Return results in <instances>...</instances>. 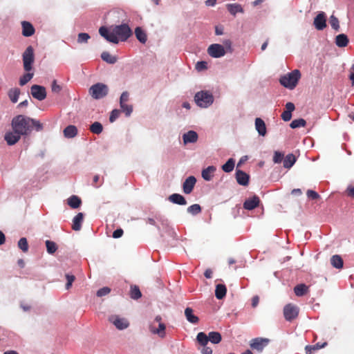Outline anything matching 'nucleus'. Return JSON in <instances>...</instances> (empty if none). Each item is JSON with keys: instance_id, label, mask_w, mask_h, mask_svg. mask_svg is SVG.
<instances>
[{"instance_id": "1", "label": "nucleus", "mask_w": 354, "mask_h": 354, "mask_svg": "<svg viewBox=\"0 0 354 354\" xmlns=\"http://www.w3.org/2000/svg\"><path fill=\"white\" fill-rule=\"evenodd\" d=\"M11 125L14 131L22 136L29 134L33 127L37 131L43 129V124L39 121L23 115H18L14 117L12 120Z\"/></svg>"}, {"instance_id": "2", "label": "nucleus", "mask_w": 354, "mask_h": 354, "mask_svg": "<svg viewBox=\"0 0 354 354\" xmlns=\"http://www.w3.org/2000/svg\"><path fill=\"white\" fill-rule=\"evenodd\" d=\"M99 33L108 41L118 44L120 40H127L131 36L132 31L127 24H123L113 27L110 32L106 27L102 26L99 29Z\"/></svg>"}, {"instance_id": "3", "label": "nucleus", "mask_w": 354, "mask_h": 354, "mask_svg": "<svg viewBox=\"0 0 354 354\" xmlns=\"http://www.w3.org/2000/svg\"><path fill=\"white\" fill-rule=\"evenodd\" d=\"M301 77V73L299 70L295 69L288 74L281 76L279 79V82L284 87L289 89H293L297 85V83Z\"/></svg>"}, {"instance_id": "4", "label": "nucleus", "mask_w": 354, "mask_h": 354, "mask_svg": "<svg viewBox=\"0 0 354 354\" xmlns=\"http://www.w3.org/2000/svg\"><path fill=\"white\" fill-rule=\"evenodd\" d=\"M194 100L200 107L206 108L213 103L214 97L209 92L202 91L196 93Z\"/></svg>"}, {"instance_id": "5", "label": "nucleus", "mask_w": 354, "mask_h": 354, "mask_svg": "<svg viewBox=\"0 0 354 354\" xmlns=\"http://www.w3.org/2000/svg\"><path fill=\"white\" fill-rule=\"evenodd\" d=\"M24 69L26 72L32 70V65L35 62L34 48L32 46H28L22 54Z\"/></svg>"}, {"instance_id": "6", "label": "nucleus", "mask_w": 354, "mask_h": 354, "mask_svg": "<svg viewBox=\"0 0 354 354\" xmlns=\"http://www.w3.org/2000/svg\"><path fill=\"white\" fill-rule=\"evenodd\" d=\"M88 93L93 98L99 100L107 95L109 88L103 83H97L90 87Z\"/></svg>"}, {"instance_id": "7", "label": "nucleus", "mask_w": 354, "mask_h": 354, "mask_svg": "<svg viewBox=\"0 0 354 354\" xmlns=\"http://www.w3.org/2000/svg\"><path fill=\"white\" fill-rule=\"evenodd\" d=\"M162 318L160 316H157L154 321L149 325V330L153 334L158 335L160 337H164L165 336V324L161 322Z\"/></svg>"}, {"instance_id": "8", "label": "nucleus", "mask_w": 354, "mask_h": 354, "mask_svg": "<svg viewBox=\"0 0 354 354\" xmlns=\"http://www.w3.org/2000/svg\"><path fill=\"white\" fill-rule=\"evenodd\" d=\"M270 342V339L266 337H256L250 342V346L252 350L261 353Z\"/></svg>"}, {"instance_id": "9", "label": "nucleus", "mask_w": 354, "mask_h": 354, "mask_svg": "<svg viewBox=\"0 0 354 354\" xmlns=\"http://www.w3.org/2000/svg\"><path fill=\"white\" fill-rule=\"evenodd\" d=\"M32 96L39 101L44 100L46 97V91L44 86L34 84L30 88Z\"/></svg>"}, {"instance_id": "10", "label": "nucleus", "mask_w": 354, "mask_h": 354, "mask_svg": "<svg viewBox=\"0 0 354 354\" xmlns=\"http://www.w3.org/2000/svg\"><path fill=\"white\" fill-rule=\"evenodd\" d=\"M208 54L214 58H218L225 55V50L224 47L218 44H214L210 45L207 49Z\"/></svg>"}, {"instance_id": "11", "label": "nucleus", "mask_w": 354, "mask_h": 354, "mask_svg": "<svg viewBox=\"0 0 354 354\" xmlns=\"http://www.w3.org/2000/svg\"><path fill=\"white\" fill-rule=\"evenodd\" d=\"M109 320L119 330L125 329L129 325V323L127 319L121 318L116 315L111 316L109 318Z\"/></svg>"}, {"instance_id": "12", "label": "nucleus", "mask_w": 354, "mask_h": 354, "mask_svg": "<svg viewBox=\"0 0 354 354\" xmlns=\"http://www.w3.org/2000/svg\"><path fill=\"white\" fill-rule=\"evenodd\" d=\"M313 24L316 29L322 30L326 27V19L325 13L322 12L319 13L314 19Z\"/></svg>"}, {"instance_id": "13", "label": "nucleus", "mask_w": 354, "mask_h": 354, "mask_svg": "<svg viewBox=\"0 0 354 354\" xmlns=\"http://www.w3.org/2000/svg\"><path fill=\"white\" fill-rule=\"evenodd\" d=\"M196 183V179L194 176H189L183 184V192L186 194H190Z\"/></svg>"}, {"instance_id": "14", "label": "nucleus", "mask_w": 354, "mask_h": 354, "mask_svg": "<svg viewBox=\"0 0 354 354\" xmlns=\"http://www.w3.org/2000/svg\"><path fill=\"white\" fill-rule=\"evenodd\" d=\"M21 24L23 36L28 37L35 34V29L32 24L26 21H23Z\"/></svg>"}, {"instance_id": "15", "label": "nucleus", "mask_w": 354, "mask_h": 354, "mask_svg": "<svg viewBox=\"0 0 354 354\" xmlns=\"http://www.w3.org/2000/svg\"><path fill=\"white\" fill-rule=\"evenodd\" d=\"M21 136V134L13 131L12 132H7L5 134L4 139L8 145H13L20 140Z\"/></svg>"}, {"instance_id": "16", "label": "nucleus", "mask_w": 354, "mask_h": 354, "mask_svg": "<svg viewBox=\"0 0 354 354\" xmlns=\"http://www.w3.org/2000/svg\"><path fill=\"white\" fill-rule=\"evenodd\" d=\"M250 176L245 172L241 170H236V180L237 183L243 186H247L249 184Z\"/></svg>"}, {"instance_id": "17", "label": "nucleus", "mask_w": 354, "mask_h": 354, "mask_svg": "<svg viewBox=\"0 0 354 354\" xmlns=\"http://www.w3.org/2000/svg\"><path fill=\"white\" fill-rule=\"evenodd\" d=\"M260 200L257 196L247 199L243 203V207L248 210H252L259 206Z\"/></svg>"}, {"instance_id": "18", "label": "nucleus", "mask_w": 354, "mask_h": 354, "mask_svg": "<svg viewBox=\"0 0 354 354\" xmlns=\"http://www.w3.org/2000/svg\"><path fill=\"white\" fill-rule=\"evenodd\" d=\"M198 134L194 131H189L183 136V140L185 145L188 143H195L198 140Z\"/></svg>"}, {"instance_id": "19", "label": "nucleus", "mask_w": 354, "mask_h": 354, "mask_svg": "<svg viewBox=\"0 0 354 354\" xmlns=\"http://www.w3.org/2000/svg\"><path fill=\"white\" fill-rule=\"evenodd\" d=\"M255 129L261 136L266 135V126L265 122L260 118L255 119Z\"/></svg>"}, {"instance_id": "20", "label": "nucleus", "mask_w": 354, "mask_h": 354, "mask_svg": "<svg viewBox=\"0 0 354 354\" xmlns=\"http://www.w3.org/2000/svg\"><path fill=\"white\" fill-rule=\"evenodd\" d=\"M309 292V286L304 283L297 285L294 288V292L297 297H302Z\"/></svg>"}, {"instance_id": "21", "label": "nucleus", "mask_w": 354, "mask_h": 354, "mask_svg": "<svg viewBox=\"0 0 354 354\" xmlns=\"http://www.w3.org/2000/svg\"><path fill=\"white\" fill-rule=\"evenodd\" d=\"M84 214L82 212L78 213L73 220L72 229L78 231L81 229L82 223L83 221Z\"/></svg>"}, {"instance_id": "22", "label": "nucleus", "mask_w": 354, "mask_h": 354, "mask_svg": "<svg viewBox=\"0 0 354 354\" xmlns=\"http://www.w3.org/2000/svg\"><path fill=\"white\" fill-rule=\"evenodd\" d=\"M169 200L175 204L185 205L187 204V201L184 196L179 194H173L169 196Z\"/></svg>"}, {"instance_id": "23", "label": "nucleus", "mask_w": 354, "mask_h": 354, "mask_svg": "<svg viewBox=\"0 0 354 354\" xmlns=\"http://www.w3.org/2000/svg\"><path fill=\"white\" fill-rule=\"evenodd\" d=\"M216 169L214 166H209L206 169H204L201 174L203 178L207 181L211 180Z\"/></svg>"}, {"instance_id": "24", "label": "nucleus", "mask_w": 354, "mask_h": 354, "mask_svg": "<svg viewBox=\"0 0 354 354\" xmlns=\"http://www.w3.org/2000/svg\"><path fill=\"white\" fill-rule=\"evenodd\" d=\"M227 288L224 284H217L215 289V296L218 299H221L225 297Z\"/></svg>"}, {"instance_id": "25", "label": "nucleus", "mask_w": 354, "mask_h": 354, "mask_svg": "<svg viewBox=\"0 0 354 354\" xmlns=\"http://www.w3.org/2000/svg\"><path fill=\"white\" fill-rule=\"evenodd\" d=\"M64 136L67 138H73L77 134V129L74 125H68L64 129Z\"/></svg>"}, {"instance_id": "26", "label": "nucleus", "mask_w": 354, "mask_h": 354, "mask_svg": "<svg viewBox=\"0 0 354 354\" xmlns=\"http://www.w3.org/2000/svg\"><path fill=\"white\" fill-rule=\"evenodd\" d=\"M348 41V39L345 34H339L335 38V44L338 47H346Z\"/></svg>"}, {"instance_id": "27", "label": "nucleus", "mask_w": 354, "mask_h": 354, "mask_svg": "<svg viewBox=\"0 0 354 354\" xmlns=\"http://www.w3.org/2000/svg\"><path fill=\"white\" fill-rule=\"evenodd\" d=\"M296 162V158L292 153L288 154L283 159V167L286 169L291 168Z\"/></svg>"}, {"instance_id": "28", "label": "nucleus", "mask_w": 354, "mask_h": 354, "mask_svg": "<svg viewBox=\"0 0 354 354\" xmlns=\"http://www.w3.org/2000/svg\"><path fill=\"white\" fill-rule=\"evenodd\" d=\"M135 35L137 39L142 44H145L147 40V34L140 27H137L135 29Z\"/></svg>"}, {"instance_id": "29", "label": "nucleus", "mask_w": 354, "mask_h": 354, "mask_svg": "<svg viewBox=\"0 0 354 354\" xmlns=\"http://www.w3.org/2000/svg\"><path fill=\"white\" fill-rule=\"evenodd\" d=\"M330 263L334 268L337 269L342 268L344 265L342 258L337 254L332 256L330 259Z\"/></svg>"}, {"instance_id": "30", "label": "nucleus", "mask_w": 354, "mask_h": 354, "mask_svg": "<svg viewBox=\"0 0 354 354\" xmlns=\"http://www.w3.org/2000/svg\"><path fill=\"white\" fill-rule=\"evenodd\" d=\"M82 203L81 199L73 195L70 198H68V205L73 209L78 208Z\"/></svg>"}, {"instance_id": "31", "label": "nucleus", "mask_w": 354, "mask_h": 354, "mask_svg": "<svg viewBox=\"0 0 354 354\" xmlns=\"http://www.w3.org/2000/svg\"><path fill=\"white\" fill-rule=\"evenodd\" d=\"M227 10L232 15H235L237 12H243V10L241 5L237 3H229L227 4Z\"/></svg>"}, {"instance_id": "32", "label": "nucleus", "mask_w": 354, "mask_h": 354, "mask_svg": "<svg viewBox=\"0 0 354 354\" xmlns=\"http://www.w3.org/2000/svg\"><path fill=\"white\" fill-rule=\"evenodd\" d=\"M129 295H130L131 298H132L133 299H138L140 298L142 296V293L140 290L139 287L136 285L131 286Z\"/></svg>"}, {"instance_id": "33", "label": "nucleus", "mask_w": 354, "mask_h": 354, "mask_svg": "<svg viewBox=\"0 0 354 354\" xmlns=\"http://www.w3.org/2000/svg\"><path fill=\"white\" fill-rule=\"evenodd\" d=\"M101 58L104 62L109 64H115L117 62V58L115 56L111 55L109 52L104 51L101 55Z\"/></svg>"}, {"instance_id": "34", "label": "nucleus", "mask_w": 354, "mask_h": 354, "mask_svg": "<svg viewBox=\"0 0 354 354\" xmlns=\"http://www.w3.org/2000/svg\"><path fill=\"white\" fill-rule=\"evenodd\" d=\"M208 339L213 344H218L221 339V335L218 332H210L208 334Z\"/></svg>"}, {"instance_id": "35", "label": "nucleus", "mask_w": 354, "mask_h": 354, "mask_svg": "<svg viewBox=\"0 0 354 354\" xmlns=\"http://www.w3.org/2000/svg\"><path fill=\"white\" fill-rule=\"evenodd\" d=\"M89 129L93 133L100 134L103 131V127L100 122H95L90 126Z\"/></svg>"}, {"instance_id": "36", "label": "nucleus", "mask_w": 354, "mask_h": 354, "mask_svg": "<svg viewBox=\"0 0 354 354\" xmlns=\"http://www.w3.org/2000/svg\"><path fill=\"white\" fill-rule=\"evenodd\" d=\"M19 94H20V91L19 88H17L10 89L8 91V96H9L10 100L13 103H16L17 102Z\"/></svg>"}, {"instance_id": "37", "label": "nucleus", "mask_w": 354, "mask_h": 354, "mask_svg": "<svg viewBox=\"0 0 354 354\" xmlns=\"http://www.w3.org/2000/svg\"><path fill=\"white\" fill-rule=\"evenodd\" d=\"M45 243L48 253L53 254L57 251V245L55 242L47 240Z\"/></svg>"}, {"instance_id": "38", "label": "nucleus", "mask_w": 354, "mask_h": 354, "mask_svg": "<svg viewBox=\"0 0 354 354\" xmlns=\"http://www.w3.org/2000/svg\"><path fill=\"white\" fill-rule=\"evenodd\" d=\"M196 339L201 346H206L209 342L208 335L203 332L198 333Z\"/></svg>"}, {"instance_id": "39", "label": "nucleus", "mask_w": 354, "mask_h": 354, "mask_svg": "<svg viewBox=\"0 0 354 354\" xmlns=\"http://www.w3.org/2000/svg\"><path fill=\"white\" fill-rule=\"evenodd\" d=\"M306 124V122L303 118L296 119L291 122L290 127L292 129H296L299 127H304Z\"/></svg>"}, {"instance_id": "40", "label": "nucleus", "mask_w": 354, "mask_h": 354, "mask_svg": "<svg viewBox=\"0 0 354 354\" xmlns=\"http://www.w3.org/2000/svg\"><path fill=\"white\" fill-rule=\"evenodd\" d=\"M234 167V160L230 158L223 166L222 169L227 173L232 171Z\"/></svg>"}, {"instance_id": "41", "label": "nucleus", "mask_w": 354, "mask_h": 354, "mask_svg": "<svg viewBox=\"0 0 354 354\" xmlns=\"http://www.w3.org/2000/svg\"><path fill=\"white\" fill-rule=\"evenodd\" d=\"M34 73L28 72L27 73L24 74L23 76H21L19 79V85L20 86H24L33 77Z\"/></svg>"}, {"instance_id": "42", "label": "nucleus", "mask_w": 354, "mask_h": 354, "mask_svg": "<svg viewBox=\"0 0 354 354\" xmlns=\"http://www.w3.org/2000/svg\"><path fill=\"white\" fill-rule=\"evenodd\" d=\"M17 245L19 248L21 250L24 252H27L28 251V243L26 238H21L19 240Z\"/></svg>"}, {"instance_id": "43", "label": "nucleus", "mask_w": 354, "mask_h": 354, "mask_svg": "<svg viewBox=\"0 0 354 354\" xmlns=\"http://www.w3.org/2000/svg\"><path fill=\"white\" fill-rule=\"evenodd\" d=\"M201 207L198 204H194L188 207L187 212L192 215H197L201 212Z\"/></svg>"}, {"instance_id": "44", "label": "nucleus", "mask_w": 354, "mask_h": 354, "mask_svg": "<svg viewBox=\"0 0 354 354\" xmlns=\"http://www.w3.org/2000/svg\"><path fill=\"white\" fill-rule=\"evenodd\" d=\"M185 315L187 319L192 324H197L198 322V317L194 315L193 311H185Z\"/></svg>"}, {"instance_id": "45", "label": "nucleus", "mask_w": 354, "mask_h": 354, "mask_svg": "<svg viewBox=\"0 0 354 354\" xmlns=\"http://www.w3.org/2000/svg\"><path fill=\"white\" fill-rule=\"evenodd\" d=\"M299 311H283V315L287 321H292L298 316Z\"/></svg>"}, {"instance_id": "46", "label": "nucleus", "mask_w": 354, "mask_h": 354, "mask_svg": "<svg viewBox=\"0 0 354 354\" xmlns=\"http://www.w3.org/2000/svg\"><path fill=\"white\" fill-rule=\"evenodd\" d=\"M329 23L331 27L335 30L338 31L339 29V24L338 19L334 15H331L330 17Z\"/></svg>"}, {"instance_id": "47", "label": "nucleus", "mask_w": 354, "mask_h": 354, "mask_svg": "<svg viewBox=\"0 0 354 354\" xmlns=\"http://www.w3.org/2000/svg\"><path fill=\"white\" fill-rule=\"evenodd\" d=\"M65 277L67 280V283L66 284V289L68 290L71 288L72 284L75 279V277L73 274H66Z\"/></svg>"}, {"instance_id": "48", "label": "nucleus", "mask_w": 354, "mask_h": 354, "mask_svg": "<svg viewBox=\"0 0 354 354\" xmlns=\"http://www.w3.org/2000/svg\"><path fill=\"white\" fill-rule=\"evenodd\" d=\"M283 157L284 154L282 152L276 151L274 153L273 162L274 163H280L283 160Z\"/></svg>"}, {"instance_id": "49", "label": "nucleus", "mask_w": 354, "mask_h": 354, "mask_svg": "<svg viewBox=\"0 0 354 354\" xmlns=\"http://www.w3.org/2000/svg\"><path fill=\"white\" fill-rule=\"evenodd\" d=\"M121 109L127 116H129L133 111V106L127 104H120Z\"/></svg>"}, {"instance_id": "50", "label": "nucleus", "mask_w": 354, "mask_h": 354, "mask_svg": "<svg viewBox=\"0 0 354 354\" xmlns=\"http://www.w3.org/2000/svg\"><path fill=\"white\" fill-rule=\"evenodd\" d=\"M90 39V36L88 33L81 32L78 34L77 41L78 43H86Z\"/></svg>"}, {"instance_id": "51", "label": "nucleus", "mask_w": 354, "mask_h": 354, "mask_svg": "<svg viewBox=\"0 0 354 354\" xmlns=\"http://www.w3.org/2000/svg\"><path fill=\"white\" fill-rule=\"evenodd\" d=\"M111 292V288H109V287H103L100 289H99L97 291V296L99 297H102L103 296H105V295H107L110 293Z\"/></svg>"}, {"instance_id": "52", "label": "nucleus", "mask_w": 354, "mask_h": 354, "mask_svg": "<svg viewBox=\"0 0 354 354\" xmlns=\"http://www.w3.org/2000/svg\"><path fill=\"white\" fill-rule=\"evenodd\" d=\"M120 114V111L118 109H113L109 117V121L111 122H113L119 116Z\"/></svg>"}, {"instance_id": "53", "label": "nucleus", "mask_w": 354, "mask_h": 354, "mask_svg": "<svg viewBox=\"0 0 354 354\" xmlns=\"http://www.w3.org/2000/svg\"><path fill=\"white\" fill-rule=\"evenodd\" d=\"M306 195L309 198L313 200H317L320 198V196L318 194V193L311 189H308L306 192Z\"/></svg>"}, {"instance_id": "54", "label": "nucleus", "mask_w": 354, "mask_h": 354, "mask_svg": "<svg viewBox=\"0 0 354 354\" xmlns=\"http://www.w3.org/2000/svg\"><path fill=\"white\" fill-rule=\"evenodd\" d=\"M129 94L127 91H124L120 98V104H126L129 100Z\"/></svg>"}, {"instance_id": "55", "label": "nucleus", "mask_w": 354, "mask_h": 354, "mask_svg": "<svg viewBox=\"0 0 354 354\" xmlns=\"http://www.w3.org/2000/svg\"><path fill=\"white\" fill-rule=\"evenodd\" d=\"M281 116L283 120L287 122L290 120L292 118V113L289 111H284Z\"/></svg>"}, {"instance_id": "56", "label": "nucleus", "mask_w": 354, "mask_h": 354, "mask_svg": "<svg viewBox=\"0 0 354 354\" xmlns=\"http://www.w3.org/2000/svg\"><path fill=\"white\" fill-rule=\"evenodd\" d=\"M51 89L53 92L58 93L61 91L62 87L57 84L56 80H53L52 83Z\"/></svg>"}, {"instance_id": "57", "label": "nucleus", "mask_w": 354, "mask_h": 354, "mask_svg": "<svg viewBox=\"0 0 354 354\" xmlns=\"http://www.w3.org/2000/svg\"><path fill=\"white\" fill-rule=\"evenodd\" d=\"M100 181V176L99 175H95L93 179V183L92 185L96 188L100 187L103 183V180L102 182L98 184V182Z\"/></svg>"}, {"instance_id": "58", "label": "nucleus", "mask_w": 354, "mask_h": 354, "mask_svg": "<svg viewBox=\"0 0 354 354\" xmlns=\"http://www.w3.org/2000/svg\"><path fill=\"white\" fill-rule=\"evenodd\" d=\"M196 68L198 71H201L207 68V62H198L196 65Z\"/></svg>"}, {"instance_id": "59", "label": "nucleus", "mask_w": 354, "mask_h": 354, "mask_svg": "<svg viewBox=\"0 0 354 354\" xmlns=\"http://www.w3.org/2000/svg\"><path fill=\"white\" fill-rule=\"evenodd\" d=\"M123 233L122 229H117L113 232V237L115 239L120 238L122 236Z\"/></svg>"}, {"instance_id": "60", "label": "nucleus", "mask_w": 354, "mask_h": 354, "mask_svg": "<svg viewBox=\"0 0 354 354\" xmlns=\"http://www.w3.org/2000/svg\"><path fill=\"white\" fill-rule=\"evenodd\" d=\"M203 348L201 349V353L203 354H212V349L208 346H202Z\"/></svg>"}, {"instance_id": "61", "label": "nucleus", "mask_w": 354, "mask_h": 354, "mask_svg": "<svg viewBox=\"0 0 354 354\" xmlns=\"http://www.w3.org/2000/svg\"><path fill=\"white\" fill-rule=\"evenodd\" d=\"M317 350L315 348V346H306L305 348V351L306 354H312Z\"/></svg>"}, {"instance_id": "62", "label": "nucleus", "mask_w": 354, "mask_h": 354, "mask_svg": "<svg viewBox=\"0 0 354 354\" xmlns=\"http://www.w3.org/2000/svg\"><path fill=\"white\" fill-rule=\"evenodd\" d=\"M259 302V296H257V295L254 296L252 299V307L256 308L258 306Z\"/></svg>"}, {"instance_id": "63", "label": "nucleus", "mask_w": 354, "mask_h": 354, "mask_svg": "<svg viewBox=\"0 0 354 354\" xmlns=\"http://www.w3.org/2000/svg\"><path fill=\"white\" fill-rule=\"evenodd\" d=\"M286 111H289L290 112H292L295 109V104L292 102H287L286 104Z\"/></svg>"}, {"instance_id": "64", "label": "nucleus", "mask_w": 354, "mask_h": 354, "mask_svg": "<svg viewBox=\"0 0 354 354\" xmlns=\"http://www.w3.org/2000/svg\"><path fill=\"white\" fill-rule=\"evenodd\" d=\"M346 192L349 196L354 198V187H348Z\"/></svg>"}]
</instances>
